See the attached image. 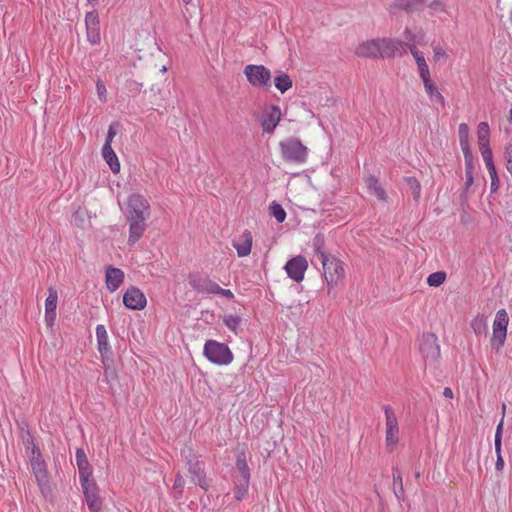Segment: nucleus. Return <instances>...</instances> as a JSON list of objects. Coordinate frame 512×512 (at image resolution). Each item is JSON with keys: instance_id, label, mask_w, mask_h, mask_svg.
I'll use <instances>...</instances> for the list:
<instances>
[{"instance_id": "5701e85b", "label": "nucleus", "mask_w": 512, "mask_h": 512, "mask_svg": "<svg viewBox=\"0 0 512 512\" xmlns=\"http://www.w3.org/2000/svg\"><path fill=\"white\" fill-rule=\"evenodd\" d=\"M253 244L252 233L245 230L239 240H233L232 246L235 248L238 257H246L251 253Z\"/></svg>"}, {"instance_id": "a878e982", "label": "nucleus", "mask_w": 512, "mask_h": 512, "mask_svg": "<svg viewBox=\"0 0 512 512\" xmlns=\"http://www.w3.org/2000/svg\"><path fill=\"white\" fill-rule=\"evenodd\" d=\"M102 156L113 173H118L120 171V163L116 153L112 149V146L103 145Z\"/></svg>"}, {"instance_id": "e433bc0d", "label": "nucleus", "mask_w": 512, "mask_h": 512, "mask_svg": "<svg viewBox=\"0 0 512 512\" xmlns=\"http://www.w3.org/2000/svg\"><path fill=\"white\" fill-rule=\"evenodd\" d=\"M488 173L491 178L490 189L491 192H496L500 186V180L498 178L497 170L495 164L486 165Z\"/></svg>"}, {"instance_id": "e2e57ef3", "label": "nucleus", "mask_w": 512, "mask_h": 512, "mask_svg": "<svg viewBox=\"0 0 512 512\" xmlns=\"http://www.w3.org/2000/svg\"><path fill=\"white\" fill-rule=\"evenodd\" d=\"M508 121H509V123H512V107L509 111Z\"/></svg>"}, {"instance_id": "69168bd1", "label": "nucleus", "mask_w": 512, "mask_h": 512, "mask_svg": "<svg viewBox=\"0 0 512 512\" xmlns=\"http://www.w3.org/2000/svg\"><path fill=\"white\" fill-rule=\"evenodd\" d=\"M185 4L191 3L192 0H182Z\"/></svg>"}, {"instance_id": "4468645a", "label": "nucleus", "mask_w": 512, "mask_h": 512, "mask_svg": "<svg viewBox=\"0 0 512 512\" xmlns=\"http://www.w3.org/2000/svg\"><path fill=\"white\" fill-rule=\"evenodd\" d=\"M188 282L192 289L199 294H213L217 287V283L204 273L190 274Z\"/></svg>"}, {"instance_id": "4c0bfd02", "label": "nucleus", "mask_w": 512, "mask_h": 512, "mask_svg": "<svg viewBox=\"0 0 512 512\" xmlns=\"http://www.w3.org/2000/svg\"><path fill=\"white\" fill-rule=\"evenodd\" d=\"M471 327L476 334H481L487 329L486 320L483 316L477 315L471 322Z\"/></svg>"}, {"instance_id": "680f3d73", "label": "nucleus", "mask_w": 512, "mask_h": 512, "mask_svg": "<svg viewBox=\"0 0 512 512\" xmlns=\"http://www.w3.org/2000/svg\"><path fill=\"white\" fill-rule=\"evenodd\" d=\"M104 374H105L107 379L109 377H111V378L115 377V372L113 370L108 369V368H105Z\"/></svg>"}, {"instance_id": "37998d69", "label": "nucleus", "mask_w": 512, "mask_h": 512, "mask_svg": "<svg viewBox=\"0 0 512 512\" xmlns=\"http://www.w3.org/2000/svg\"><path fill=\"white\" fill-rule=\"evenodd\" d=\"M237 470L239 471L241 478L250 479V473L248 469V465L245 459L237 458L236 462Z\"/></svg>"}, {"instance_id": "1a4fd4ad", "label": "nucleus", "mask_w": 512, "mask_h": 512, "mask_svg": "<svg viewBox=\"0 0 512 512\" xmlns=\"http://www.w3.org/2000/svg\"><path fill=\"white\" fill-rule=\"evenodd\" d=\"M420 352L426 364L434 365L440 358V346L437 336L433 333L424 334L420 344Z\"/></svg>"}, {"instance_id": "09e8293b", "label": "nucleus", "mask_w": 512, "mask_h": 512, "mask_svg": "<svg viewBox=\"0 0 512 512\" xmlns=\"http://www.w3.org/2000/svg\"><path fill=\"white\" fill-rule=\"evenodd\" d=\"M503 419L498 423L494 438V446L499 448L502 446Z\"/></svg>"}, {"instance_id": "5fc2aeb1", "label": "nucleus", "mask_w": 512, "mask_h": 512, "mask_svg": "<svg viewBox=\"0 0 512 512\" xmlns=\"http://www.w3.org/2000/svg\"><path fill=\"white\" fill-rule=\"evenodd\" d=\"M115 135H116V131L114 130L113 126L110 125L108 128L107 134H106L104 145L112 146L111 143H112Z\"/></svg>"}, {"instance_id": "2f4dec72", "label": "nucleus", "mask_w": 512, "mask_h": 512, "mask_svg": "<svg viewBox=\"0 0 512 512\" xmlns=\"http://www.w3.org/2000/svg\"><path fill=\"white\" fill-rule=\"evenodd\" d=\"M478 145H490V128L487 122H480L477 127Z\"/></svg>"}, {"instance_id": "603ef678", "label": "nucleus", "mask_w": 512, "mask_h": 512, "mask_svg": "<svg viewBox=\"0 0 512 512\" xmlns=\"http://www.w3.org/2000/svg\"><path fill=\"white\" fill-rule=\"evenodd\" d=\"M403 36L408 41V44H415L417 41L416 34L408 27L405 28Z\"/></svg>"}, {"instance_id": "c85d7f7f", "label": "nucleus", "mask_w": 512, "mask_h": 512, "mask_svg": "<svg viewBox=\"0 0 512 512\" xmlns=\"http://www.w3.org/2000/svg\"><path fill=\"white\" fill-rule=\"evenodd\" d=\"M392 475H393L394 494L399 501H404L405 491H404V486H403L402 474L398 470V468L394 467L392 469Z\"/></svg>"}, {"instance_id": "72a5a7b5", "label": "nucleus", "mask_w": 512, "mask_h": 512, "mask_svg": "<svg viewBox=\"0 0 512 512\" xmlns=\"http://www.w3.org/2000/svg\"><path fill=\"white\" fill-rule=\"evenodd\" d=\"M274 84L281 93H285L292 87L293 82L288 74L282 73L274 78Z\"/></svg>"}, {"instance_id": "a211bd4d", "label": "nucleus", "mask_w": 512, "mask_h": 512, "mask_svg": "<svg viewBox=\"0 0 512 512\" xmlns=\"http://www.w3.org/2000/svg\"><path fill=\"white\" fill-rule=\"evenodd\" d=\"M58 302L57 290L53 287L48 288V296L45 300V323L52 328L56 320V308Z\"/></svg>"}, {"instance_id": "473e14b6", "label": "nucleus", "mask_w": 512, "mask_h": 512, "mask_svg": "<svg viewBox=\"0 0 512 512\" xmlns=\"http://www.w3.org/2000/svg\"><path fill=\"white\" fill-rule=\"evenodd\" d=\"M250 479L241 478L235 481V498L239 501L246 498L248 495Z\"/></svg>"}, {"instance_id": "c756f323", "label": "nucleus", "mask_w": 512, "mask_h": 512, "mask_svg": "<svg viewBox=\"0 0 512 512\" xmlns=\"http://www.w3.org/2000/svg\"><path fill=\"white\" fill-rule=\"evenodd\" d=\"M312 247L314 250V253L318 256L319 260H325L328 255L325 251V239L322 234H317L312 240Z\"/></svg>"}, {"instance_id": "2eb2a0df", "label": "nucleus", "mask_w": 512, "mask_h": 512, "mask_svg": "<svg viewBox=\"0 0 512 512\" xmlns=\"http://www.w3.org/2000/svg\"><path fill=\"white\" fill-rule=\"evenodd\" d=\"M123 304L131 310H142L147 305V299L138 287L130 286L123 294Z\"/></svg>"}, {"instance_id": "39448f33", "label": "nucleus", "mask_w": 512, "mask_h": 512, "mask_svg": "<svg viewBox=\"0 0 512 512\" xmlns=\"http://www.w3.org/2000/svg\"><path fill=\"white\" fill-rule=\"evenodd\" d=\"M323 267V275L327 283V290L330 294L335 286H337L345 276L343 263L334 256H329L321 261Z\"/></svg>"}, {"instance_id": "f704fd0d", "label": "nucleus", "mask_w": 512, "mask_h": 512, "mask_svg": "<svg viewBox=\"0 0 512 512\" xmlns=\"http://www.w3.org/2000/svg\"><path fill=\"white\" fill-rule=\"evenodd\" d=\"M271 215L276 219L278 223H282L286 219V212L284 208L277 202L273 201L269 207Z\"/></svg>"}, {"instance_id": "9d476101", "label": "nucleus", "mask_w": 512, "mask_h": 512, "mask_svg": "<svg viewBox=\"0 0 512 512\" xmlns=\"http://www.w3.org/2000/svg\"><path fill=\"white\" fill-rule=\"evenodd\" d=\"M83 494L85 496V500L88 506V509L91 512H99L102 509V500L99 497V488L95 481V479L88 478L84 480H79Z\"/></svg>"}, {"instance_id": "0e129e2a", "label": "nucleus", "mask_w": 512, "mask_h": 512, "mask_svg": "<svg viewBox=\"0 0 512 512\" xmlns=\"http://www.w3.org/2000/svg\"><path fill=\"white\" fill-rule=\"evenodd\" d=\"M97 1H98V0H87V2H88L89 4H93V3L97 2Z\"/></svg>"}, {"instance_id": "864d4df0", "label": "nucleus", "mask_w": 512, "mask_h": 512, "mask_svg": "<svg viewBox=\"0 0 512 512\" xmlns=\"http://www.w3.org/2000/svg\"><path fill=\"white\" fill-rule=\"evenodd\" d=\"M433 54L435 60H439L447 56L446 51L440 45L433 46Z\"/></svg>"}, {"instance_id": "f257e3e1", "label": "nucleus", "mask_w": 512, "mask_h": 512, "mask_svg": "<svg viewBox=\"0 0 512 512\" xmlns=\"http://www.w3.org/2000/svg\"><path fill=\"white\" fill-rule=\"evenodd\" d=\"M31 471L35 476L40 492L47 497L51 492L46 462L41 454L40 448L32 442L29 455Z\"/></svg>"}, {"instance_id": "f8f14e48", "label": "nucleus", "mask_w": 512, "mask_h": 512, "mask_svg": "<svg viewBox=\"0 0 512 512\" xmlns=\"http://www.w3.org/2000/svg\"><path fill=\"white\" fill-rule=\"evenodd\" d=\"M307 269L308 261L302 255L292 257L284 266L287 276L297 283L303 281Z\"/></svg>"}, {"instance_id": "4be33fe9", "label": "nucleus", "mask_w": 512, "mask_h": 512, "mask_svg": "<svg viewBox=\"0 0 512 512\" xmlns=\"http://www.w3.org/2000/svg\"><path fill=\"white\" fill-rule=\"evenodd\" d=\"M129 224V236L127 243L129 246L135 245L144 235L147 229V221L127 219Z\"/></svg>"}, {"instance_id": "412c9836", "label": "nucleus", "mask_w": 512, "mask_h": 512, "mask_svg": "<svg viewBox=\"0 0 512 512\" xmlns=\"http://www.w3.org/2000/svg\"><path fill=\"white\" fill-rule=\"evenodd\" d=\"M76 465L79 472V480H84L93 477V469L90 465L85 451L82 448H78L75 453Z\"/></svg>"}, {"instance_id": "49530a36", "label": "nucleus", "mask_w": 512, "mask_h": 512, "mask_svg": "<svg viewBox=\"0 0 512 512\" xmlns=\"http://www.w3.org/2000/svg\"><path fill=\"white\" fill-rule=\"evenodd\" d=\"M184 486L185 480L183 476L180 473H178L175 477L173 488L178 491L179 497H181L183 494Z\"/></svg>"}, {"instance_id": "dca6fc26", "label": "nucleus", "mask_w": 512, "mask_h": 512, "mask_svg": "<svg viewBox=\"0 0 512 512\" xmlns=\"http://www.w3.org/2000/svg\"><path fill=\"white\" fill-rule=\"evenodd\" d=\"M85 26L87 40L92 44L96 45L100 43V21L99 15L96 10H92L85 15Z\"/></svg>"}, {"instance_id": "338daca9", "label": "nucleus", "mask_w": 512, "mask_h": 512, "mask_svg": "<svg viewBox=\"0 0 512 512\" xmlns=\"http://www.w3.org/2000/svg\"><path fill=\"white\" fill-rule=\"evenodd\" d=\"M166 71H167V68H166L165 66H163V67L161 68V72H166Z\"/></svg>"}, {"instance_id": "0eeeda50", "label": "nucleus", "mask_w": 512, "mask_h": 512, "mask_svg": "<svg viewBox=\"0 0 512 512\" xmlns=\"http://www.w3.org/2000/svg\"><path fill=\"white\" fill-rule=\"evenodd\" d=\"M127 219L147 221L151 216L148 200L139 193H133L127 198Z\"/></svg>"}, {"instance_id": "de8ad7c7", "label": "nucleus", "mask_w": 512, "mask_h": 512, "mask_svg": "<svg viewBox=\"0 0 512 512\" xmlns=\"http://www.w3.org/2000/svg\"><path fill=\"white\" fill-rule=\"evenodd\" d=\"M417 68H418L419 76L422 81H424V79H426V80L430 79V70H429V66L426 62L417 65Z\"/></svg>"}, {"instance_id": "423d86ee", "label": "nucleus", "mask_w": 512, "mask_h": 512, "mask_svg": "<svg viewBox=\"0 0 512 512\" xmlns=\"http://www.w3.org/2000/svg\"><path fill=\"white\" fill-rule=\"evenodd\" d=\"M385 414V444L389 452H392L400 440V429L394 409L390 405L383 407Z\"/></svg>"}, {"instance_id": "a19ab883", "label": "nucleus", "mask_w": 512, "mask_h": 512, "mask_svg": "<svg viewBox=\"0 0 512 512\" xmlns=\"http://www.w3.org/2000/svg\"><path fill=\"white\" fill-rule=\"evenodd\" d=\"M407 49H409V51L412 54V56L414 57L417 65L426 62L423 53L416 48L415 44L407 43Z\"/></svg>"}, {"instance_id": "7c9ffc66", "label": "nucleus", "mask_w": 512, "mask_h": 512, "mask_svg": "<svg viewBox=\"0 0 512 512\" xmlns=\"http://www.w3.org/2000/svg\"><path fill=\"white\" fill-rule=\"evenodd\" d=\"M223 323L234 334L238 335L241 331L242 319L241 317L233 314H228L223 317Z\"/></svg>"}, {"instance_id": "79ce46f5", "label": "nucleus", "mask_w": 512, "mask_h": 512, "mask_svg": "<svg viewBox=\"0 0 512 512\" xmlns=\"http://www.w3.org/2000/svg\"><path fill=\"white\" fill-rule=\"evenodd\" d=\"M504 161L507 171L512 175V143L504 149Z\"/></svg>"}, {"instance_id": "ddd939ff", "label": "nucleus", "mask_w": 512, "mask_h": 512, "mask_svg": "<svg viewBox=\"0 0 512 512\" xmlns=\"http://www.w3.org/2000/svg\"><path fill=\"white\" fill-rule=\"evenodd\" d=\"M380 39V58H393L402 56L407 51V43L396 38Z\"/></svg>"}, {"instance_id": "052dcab7", "label": "nucleus", "mask_w": 512, "mask_h": 512, "mask_svg": "<svg viewBox=\"0 0 512 512\" xmlns=\"http://www.w3.org/2000/svg\"><path fill=\"white\" fill-rule=\"evenodd\" d=\"M443 395L447 398H452L453 397V391L451 388L449 387H446L444 388V391H443Z\"/></svg>"}, {"instance_id": "bf43d9fd", "label": "nucleus", "mask_w": 512, "mask_h": 512, "mask_svg": "<svg viewBox=\"0 0 512 512\" xmlns=\"http://www.w3.org/2000/svg\"><path fill=\"white\" fill-rule=\"evenodd\" d=\"M459 143H460V147H461V150L463 152V155H467V154L472 153L469 141L459 142Z\"/></svg>"}, {"instance_id": "9b49d317", "label": "nucleus", "mask_w": 512, "mask_h": 512, "mask_svg": "<svg viewBox=\"0 0 512 512\" xmlns=\"http://www.w3.org/2000/svg\"><path fill=\"white\" fill-rule=\"evenodd\" d=\"M244 74L248 82L254 87L266 86L271 79V72L264 65H246Z\"/></svg>"}, {"instance_id": "4d7b16f0", "label": "nucleus", "mask_w": 512, "mask_h": 512, "mask_svg": "<svg viewBox=\"0 0 512 512\" xmlns=\"http://www.w3.org/2000/svg\"><path fill=\"white\" fill-rule=\"evenodd\" d=\"M96 88H97V92H98L99 98L101 100H105V98H106V88H105V85L102 82L99 81L96 84Z\"/></svg>"}, {"instance_id": "6ab92c4d", "label": "nucleus", "mask_w": 512, "mask_h": 512, "mask_svg": "<svg viewBox=\"0 0 512 512\" xmlns=\"http://www.w3.org/2000/svg\"><path fill=\"white\" fill-rule=\"evenodd\" d=\"M355 54L362 58H380V39H371L360 43L355 49Z\"/></svg>"}, {"instance_id": "ea45409f", "label": "nucleus", "mask_w": 512, "mask_h": 512, "mask_svg": "<svg viewBox=\"0 0 512 512\" xmlns=\"http://www.w3.org/2000/svg\"><path fill=\"white\" fill-rule=\"evenodd\" d=\"M406 182L411 188L414 198L418 199L421 193V185L419 181L414 177H407Z\"/></svg>"}, {"instance_id": "20e7f679", "label": "nucleus", "mask_w": 512, "mask_h": 512, "mask_svg": "<svg viewBox=\"0 0 512 512\" xmlns=\"http://www.w3.org/2000/svg\"><path fill=\"white\" fill-rule=\"evenodd\" d=\"M203 354L209 362L218 366L229 365L234 358L228 345L216 340H207L205 342Z\"/></svg>"}, {"instance_id": "b1692460", "label": "nucleus", "mask_w": 512, "mask_h": 512, "mask_svg": "<svg viewBox=\"0 0 512 512\" xmlns=\"http://www.w3.org/2000/svg\"><path fill=\"white\" fill-rule=\"evenodd\" d=\"M426 0H395L392 7L407 13L419 11Z\"/></svg>"}, {"instance_id": "6e6d98bb", "label": "nucleus", "mask_w": 512, "mask_h": 512, "mask_svg": "<svg viewBox=\"0 0 512 512\" xmlns=\"http://www.w3.org/2000/svg\"><path fill=\"white\" fill-rule=\"evenodd\" d=\"M473 173H474V169H470V168L465 169V177H466L465 185L467 188H469L474 182Z\"/></svg>"}, {"instance_id": "3c124183", "label": "nucleus", "mask_w": 512, "mask_h": 512, "mask_svg": "<svg viewBox=\"0 0 512 512\" xmlns=\"http://www.w3.org/2000/svg\"><path fill=\"white\" fill-rule=\"evenodd\" d=\"M213 294L221 295V296L226 297L228 299H233L234 298V294H233V292L230 289L221 288L218 284H217V287L214 290Z\"/></svg>"}, {"instance_id": "bb28decb", "label": "nucleus", "mask_w": 512, "mask_h": 512, "mask_svg": "<svg viewBox=\"0 0 512 512\" xmlns=\"http://www.w3.org/2000/svg\"><path fill=\"white\" fill-rule=\"evenodd\" d=\"M365 183L371 193H373L379 200L386 201L387 194L385 189L380 185L378 179L374 175H369Z\"/></svg>"}, {"instance_id": "a18cd8bd", "label": "nucleus", "mask_w": 512, "mask_h": 512, "mask_svg": "<svg viewBox=\"0 0 512 512\" xmlns=\"http://www.w3.org/2000/svg\"><path fill=\"white\" fill-rule=\"evenodd\" d=\"M458 135H459V142L469 141V127L466 123L459 124Z\"/></svg>"}, {"instance_id": "aec40b11", "label": "nucleus", "mask_w": 512, "mask_h": 512, "mask_svg": "<svg viewBox=\"0 0 512 512\" xmlns=\"http://www.w3.org/2000/svg\"><path fill=\"white\" fill-rule=\"evenodd\" d=\"M125 278L124 272L120 268L109 266L105 271L106 288L110 292H115L121 286Z\"/></svg>"}, {"instance_id": "393cba45", "label": "nucleus", "mask_w": 512, "mask_h": 512, "mask_svg": "<svg viewBox=\"0 0 512 512\" xmlns=\"http://www.w3.org/2000/svg\"><path fill=\"white\" fill-rule=\"evenodd\" d=\"M95 332H96L98 351L103 356L110 349L106 328L103 324H98L96 326Z\"/></svg>"}, {"instance_id": "f3484780", "label": "nucleus", "mask_w": 512, "mask_h": 512, "mask_svg": "<svg viewBox=\"0 0 512 512\" xmlns=\"http://www.w3.org/2000/svg\"><path fill=\"white\" fill-rule=\"evenodd\" d=\"M281 109L277 105L271 106L267 111L264 112L261 127L264 132L272 134L281 120Z\"/></svg>"}, {"instance_id": "58836bf2", "label": "nucleus", "mask_w": 512, "mask_h": 512, "mask_svg": "<svg viewBox=\"0 0 512 512\" xmlns=\"http://www.w3.org/2000/svg\"><path fill=\"white\" fill-rule=\"evenodd\" d=\"M479 150H480V153L482 155V158H483V161L485 163V166L486 165H490V164H494L493 153H492V150L490 148V145L479 146Z\"/></svg>"}, {"instance_id": "f03ea898", "label": "nucleus", "mask_w": 512, "mask_h": 512, "mask_svg": "<svg viewBox=\"0 0 512 512\" xmlns=\"http://www.w3.org/2000/svg\"><path fill=\"white\" fill-rule=\"evenodd\" d=\"M279 148L283 160L288 163L302 165L308 159V148L296 137L282 140L279 143Z\"/></svg>"}, {"instance_id": "7ed1b4c3", "label": "nucleus", "mask_w": 512, "mask_h": 512, "mask_svg": "<svg viewBox=\"0 0 512 512\" xmlns=\"http://www.w3.org/2000/svg\"><path fill=\"white\" fill-rule=\"evenodd\" d=\"M181 458L188 467L191 482L198 485L205 491L208 490L204 463L199 460V457L196 455L194 450L191 447H185L181 450Z\"/></svg>"}, {"instance_id": "c03bdc74", "label": "nucleus", "mask_w": 512, "mask_h": 512, "mask_svg": "<svg viewBox=\"0 0 512 512\" xmlns=\"http://www.w3.org/2000/svg\"><path fill=\"white\" fill-rule=\"evenodd\" d=\"M428 8H429L431 14H434L436 12H444L445 4L442 0H432L429 3Z\"/></svg>"}, {"instance_id": "6e6552de", "label": "nucleus", "mask_w": 512, "mask_h": 512, "mask_svg": "<svg viewBox=\"0 0 512 512\" xmlns=\"http://www.w3.org/2000/svg\"><path fill=\"white\" fill-rule=\"evenodd\" d=\"M509 323V316L505 309H500L496 312L493 325L491 345L496 352L504 346L507 337V327Z\"/></svg>"}, {"instance_id": "8fccbe9b", "label": "nucleus", "mask_w": 512, "mask_h": 512, "mask_svg": "<svg viewBox=\"0 0 512 512\" xmlns=\"http://www.w3.org/2000/svg\"><path fill=\"white\" fill-rule=\"evenodd\" d=\"M495 452H496V456H497V459H496V463H495V469L497 471H502L503 468H504V459L502 457V446H499V448L495 447Z\"/></svg>"}, {"instance_id": "cd10ccee", "label": "nucleus", "mask_w": 512, "mask_h": 512, "mask_svg": "<svg viewBox=\"0 0 512 512\" xmlns=\"http://www.w3.org/2000/svg\"><path fill=\"white\" fill-rule=\"evenodd\" d=\"M424 89L426 94L428 95L429 99L432 102L440 103L441 105L445 104V98L440 93L436 85L433 83V81L430 79H424L423 81Z\"/></svg>"}, {"instance_id": "13d9d810", "label": "nucleus", "mask_w": 512, "mask_h": 512, "mask_svg": "<svg viewBox=\"0 0 512 512\" xmlns=\"http://www.w3.org/2000/svg\"><path fill=\"white\" fill-rule=\"evenodd\" d=\"M464 156V160H465V169H474V158H473V154L470 153V154H467V155H463Z\"/></svg>"}, {"instance_id": "c9c22d12", "label": "nucleus", "mask_w": 512, "mask_h": 512, "mask_svg": "<svg viewBox=\"0 0 512 512\" xmlns=\"http://www.w3.org/2000/svg\"><path fill=\"white\" fill-rule=\"evenodd\" d=\"M445 280H446V273L444 271H437V272L431 273L427 277V284L430 287H438V286L442 285L445 282Z\"/></svg>"}]
</instances>
